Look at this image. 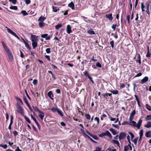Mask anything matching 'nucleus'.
I'll list each match as a JSON object with an SVG mask.
<instances>
[{"label": "nucleus", "instance_id": "obj_1", "mask_svg": "<svg viewBox=\"0 0 151 151\" xmlns=\"http://www.w3.org/2000/svg\"><path fill=\"white\" fill-rule=\"evenodd\" d=\"M7 31L9 33H10L12 35L14 36V37H16L18 39L20 40V39L19 37L14 32H13L10 29L7 28Z\"/></svg>", "mask_w": 151, "mask_h": 151}, {"label": "nucleus", "instance_id": "obj_2", "mask_svg": "<svg viewBox=\"0 0 151 151\" xmlns=\"http://www.w3.org/2000/svg\"><path fill=\"white\" fill-rule=\"evenodd\" d=\"M17 111L22 115H24V109L20 105H18Z\"/></svg>", "mask_w": 151, "mask_h": 151}, {"label": "nucleus", "instance_id": "obj_3", "mask_svg": "<svg viewBox=\"0 0 151 151\" xmlns=\"http://www.w3.org/2000/svg\"><path fill=\"white\" fill-rule=\"evenodd\" d=\"M31 40L32 42L38 41L37 37L35 35H31Z\"/></svg>", "mask_w": 151, "mask_h": 151}, {"label": "nucleus", "instance_id": "obj_4", "mask_svg": "<svg viewBox=\"0 0 151 151\" xmlns=\"http://www.w3.org/2000/svg\"><path fill=\"white\" fill-rule=\"evenodd\" d=\"M126 136V134L124 132H120L119 137L120 140L124 139Z\"/></svg>", "mask_w": 151, "mask_h": 151}, {"label": "nucleus", "instance_id": "obj_5", "mask_svg": "<svg viewBox=\"0 0 151 151\" xmlns=\"http://www.w3.org/2000/svg\"><path fill=\"white\" fill-rule=\"evenodd\" d=\"M148 79V77L147 76H145L141 80L140 83L143 84L147 81Z\"/></svg>", "mask_w": 151, "mask_h": 151}, {"label": "nucleus", "instance_id": "obj_6", "mask_svg": "<svg viewBox=\"0 0 151 151\" xmlns=\"http://www.w3.org/2000/svg\"><path fill=\"white\" fill-rule=\"evenodd\" d=\"M86 132L89 135H90L91 137L94 139H95L96 140H97L98 139V137L97 136L92 134L88 131H86Z\"/></svg>", "mask_w": 151, "mask_h": 151}, {"label": "nucleus", "instance_id": "obj_7", "mask_svg": "<svg viewBox=\"0 0 151 151\" xmlns=\"http://www.w3.org/2000/svg\"><path fill=\"white\" fill-rule=\"evenodd\" d=\"M13 118L14 117L12 115H11V116L10 122L8 127V129L10 130H11V126L13 123Z\"/></svg>", "mask_w": 151, "mask_h": 151}, {"label": "nucleus", "instance_id": "obj_8", "mask_svg": "<svg viewBox=\"0 0 151 151\" xmlns=\"http://www.w3.org/2000/svg\"><path fill=\"white\" fill-rule=\"evenodd\" d=\"M105 15L106 17L110 21H111L112 20L113 17L111 14H106Z\"/></svg>", "mask_w": 151, "mask_h": 151}, {"label": "nucleus", "instance_id": "obj_9", "mask_svg": "<svg viewBox=\"0 0 151 151\" xmlns=\"http://www.w3.org/2000/svg\"><path fill=\"white\" fill-rule=\"evenodd\" d=\"M7 54L8 56L9 57V59L10 60H12L13 59V57L12 55V54L10 52V51H9V52H7Z\"/></svg>", "mask_w": 151, "mask_h": 151}, {"label": "nucleus", "instance_id": "obj_10", "mask_svg": "<svg viewBox=\"0 0 151 151\" xmlns=\"http://www.w3.org/2000/svg\"><path fill=\"white\" fill-rule=\"evenodd\" d=\"M66 31L68 34H70L72 32L71 28L70 25H68L67 26Z\"/></svg>", "mask_w": 151, "mask_h": 151}, {"label": "nucleus", "instance_id": "obj_11", "mask_svg": "<svg viewBox=\"0 0 151 151\" xmlns=\"http://www.w3.org/2000/svg\"><path fill=\"white\" fill-rule=\"evenodd\" d=\"M47 96L48 97L50 98L52 100H53L52 97H53V95L52 92L51 91H50L47 93Z\"/></svg>", "mask_w": 151, "mask_h": 151}, {"label": "nucleus", "instance_id": "obj_12", "mask_svg": "<svg viewBox=\"0 0 151 151\" xmlns=\"http://www.w3.org/2000/svg\"><path fill=\"white\" fill-rule=\"evenodd\" d=\"M68 6L71 8L72 9H74V4L72 1H71L68 4Z\"/></svg>", "mask_w": 151, "mask_h": 151}, {"label": "nucleus", "instance_id": "obj_13", "mask_svg": "<svg viewBox=\"0 0 151 151\" xmlns=\"http://www.w3.org/2000/svg\"><path fill=\"white\" fill-rule=\"evenodd\" d=\"M142 120L141 119H139L138 122L137 124V127L138 129H139L140 127V126L141 125V124L142 123Z\"/></svg>", "mask_w": 151, "mask_h": 151}, {"label": "nucleus", "instance_id": "obj_14", "mask_svg": "<svg viewBox=\"0 0 151 151\" xmlns=\"http://www.w3.org/2000/svg\"><path fill=\"white\" fill-rule=\"evenodd\" d=\"M129 124L131 126H133L135 127H137L136 122L134 121H132L131 122H130Z\"/></svg>", "mask_w": 151, "mask_h": 151}, {"label": "nucleus", "instance_id": "obj_15", "mask_svg": "<svg viewBox=\"0 0 151 151\" xmlns=\"http://www.w3.org/2000/svg\"><path fill=\"white\" fill-rule=\"evenodd\" d=\"M46 19V17L42 16H40L38 19V21L43 22Z\"/></svg>", "mask_w": 151, "mask_h": 151}, {"label": "nucleus", "instance_id": "obj_16", "mask_svg": "<svg viewBox=\"0 0 151 151\" xmlns=\"http://www.w3.org/2000/svg\"><path fill=\"white\" fill-rule=\"evenodd\" d=\"M87 32L88 34L91 35H93L95 34L94 32L91 29H90Z\"/></svg>", "mask_w": 151, "mask_h": 151}, {"label": "nucleus", "instance_id": "obj_17", "mask_svg": "<svg viewBox=\"0 0 151 151\" xmlns=\"http://www.w3.org/2000/svg\"><path fill=\"white\" fill-rule=\"evenodd\" d=\"M106 136H107L109 137L110 138H111L112 137V135L107 130L105 132Z\"/></svg>", "mask_w": 151, "mask_h": 151}, {"label": "nucleus", "instance_id": "obj_18", "mask_svg": "<svg viewBox=\"0 0 151 151\" xmlns=\"http://www.w3.org/2000/svg\"><path fill=\"white\" fill-rule=\"evenodd\" d=\"M145 136L147 137H151V131H149L147 132L145 134Z\"/></svg>", "mask_w": 151, "mask_h": 151}, {"label": "nucleus", "instance_id": "obj_19", "mask_svg": "<svg viewBox=\"0 0 151 151\" xmlns=\"http://www.w3.org/2000/svg\"><path fill=\"white\" fill-rule=\"evenodd\" d=\"M37 42H32V45L34 49H35L37 46Z\"/></svg>", "mask_w": 151, "mask_h": 151}, {"label": "nucleus", "instance_id": "obj_20", "mask_svg": "<svg viewBox=\"0 0 151 151\" xmlns=\"http://www.w3.org/2000/svg\"><path fill=\"white\" fill-rule=\"evenodd\" d=\"M145 127L147 128H150L151 127V122H148L145 125Z\"/></svg>", "mask_w": 151, "mask_h": 151}, {"label": "nucleus", "instance_id": "obj_21", "mask_svg": "<svg viewBox=\"0 0 151 151\" xmlns=\"http://www.w3.org/2000/svg\"><path fill=\"white\" fill-rule=\"evenodd\" d=\"M40 113L41 114H39L38 116L40 117V119L42 120L44 116V113L42 111V113Z\"/></svg>", "mask_w": 151, "mask_h": 151}, {"label": "nucleus", "instance_id": "obj_22", "mask_svg": "<svg viewBox=\"0 0 151 151\" xmlns=\"http://www.w3.org/2000/svg\"><path fill=\"white\" fill-rule=\"evenodd\" d=\"M109 130L112 133L113 135H115L117 133V132L113 128H110Z\"/></svg>", "mask_w": 151, "mask_h": 151}, {"label": "nucleus", "instance_id": "obj_23", "mask_svg": "<svg viewBox=\"0 0 151 151\" xmlns=\"http://www.w3.org/2000/svg\"><path fill=\"white\" fill-rule=\"evenodd\" d=\"M34 111H37L39 113H42V111H40L37 106L33 107Z\"/></svg>", "mask_w": 151, "mask_h": 151}, {"label": "nucleus", "instance_id": "obj_24", "mask_svg": "<svg viewBox=\"0 0 151 151\" xmlns=\"http://www.w3.org/2000/svg\"><path fill=\"white\" fill-rule=\"evenodd\" d=\"M137 55H138V60H136V62H138L139 63V64L140 65L141 63V58H140V54H137Z\"/></svg>", "mask_w": 151, "mask_h": 151}, {"label": "nucleus", "instance_id": "obj_25", "mask_svg": "<svg viewBox=\"0 0 151 151\" xmlns=\"http://www.w3.org/2000/svg\"><path fill=\"white\" fill-rule=\"evenodd\" d=\"M109 91L114 94H117L118 93V91L117 90H110Z\"/></svg>", "mask_w": 151, "mask_h": 151}, {"label": "nucleus", "instance_id": "obj_26", "mask_svg": "<svg viewBox=\"0 0 151 151\" xmlns=\"http://www.w3.org/2000/svg\"><path fill=\"white\" fill-rule=\"evenodd\" d=\"M24 118L25 120L29 124H31V121L30 120V119L27 116H24Z\"/></svg>", "mask_w": 151, "mask_h": 151}, {"label": "nucleus", "instance_id": "obj_27", "mask_svg": "<svg viewBox=\"0 0 151 151\" xmlns=\"http://www.w3.org/2000/svg\"><path fill=\"white\" fill-rule=\"evenodd\" d=\"M57 112L61 116H63V115L62 111L58 109Z\"/></svg>", "mask_w": 151, "mask_h": 151}, {"label": "nucleus", "instance_id": "obj_28", "mask_svg": "<svg viewBox=\"0 0 151 151\" xmlns=\"http://www.w3.org/2000/svg\"><path fill=\"white\" fill-rule=\"evenodd\" d=\"M50 109L53 112H57L58 109L56 108H50Z\"/></svg>", "mask_w": 151, "mask_h": 151}, {"label": "nucleus", "instance_id": "obj_29", "mask_svg": "<svg viewBox=\"0 0 151 151\" xmlns=\"http://www.w3.org/2000/svg\"><path fill=\"white\" fill-rule=\"evenodd\" d=\"M143 129H141L140 131V132L139 133V134L140 135V139H141L142 136L143 135Z\"/></svg>", "mask_w": 151, "mask_h": 151}, {"label": "nucleus", "instance_id": "obj_30", "mask_svg": "<svg viewBox=\"0 0 151 151\" xmlns=\"http://www.w3.org/2000/svg\"><path fill=\"white\" fill-rule=\"evenodd\" d=\"M16 99L18 101L20 102L21 103V104L22 105H23V102H22V101L21 100V99L20 98H18V97H17L16 98Z\"/></svg>", "mask_w": 151, "mask_h": 151}, {"label": "nucleus", "instance_id": "obj_31", "mask_svg": "<svg viewBox=\"0 0 151 151\" xmlns=\"http://www.w3.org/2000/svg\"><path fill=\"white\" fill-rule=\"evenodd\" d=\"M39 25L40 27H41L44 26L45 24L43 22H40L39 23Z\"/></svg>", "mask_w": 151, "mask_h": 151}, {"label": "nucleus", "instance_id": "obj_32", "mask_svg": "<svg viewBox=\"0 0 151 151\" xmlns=\"http://www.w3.org/2000/svg\"><path fill=\"white\" fill-rule=\"evenodd\" d=\"M136 112L135 110L133 111L130 113V116L134 117V115L135 114Z\"/></svg>", "mask_w": 151, "mask_h": 151}, {"label": "nucleus", "instance_id": "obj_33", "mask_svg": "<svg viewBox=\"0 0 151 151\" xmlns=\"http://www.w3.org/2000/svg\"><path fill=\"white\" fill-rule=\"evenodd\" d=\"M106 99H107V97H108V95H109V93H104L101 94Z\"/></svg>", "mask_w": 151, "mask_h": 151}, {"label": "nucleus", "instance_id": "obj_34", "mask_svg": "<svg viewBox=\"0 0 151 151\" xmlns=\"http://www.w3.org/2000/svg\"><path fill=\"white\" fill-rule=\"evenodd\" d=\"M10 9H14V10H17V7L16 6H12L10 7Z\"/></svg>", "mask_w": 151, "mask_h": 151}, {"label": "nucleus", "instance_id": "obj_35", "mask_svg": "<svg viewBox=\"0 0 151 151\" xmlns=\"http://www.w3.org/2000/svg\"><path fill=\"white\" fill-rule=\"evenodd\" d=\"M21 13L23 14L24 16H26L28 14V13L25 10L22 11Z\"/></svg>", "mask_w": 151, "mask_h": 151}, {"label": "nucleus", "instance_id": "obj_36", "mask_svg": "<svg viewBox=\"0 0 151 151\" xmlns=\"http://www.w3.org/2000/svg\"><path fill=\"white\" fill-rule=\"evenodd\" d=\"M113 142L114 143L116 144L117 146H119V143L117 140H113Z\"/></svg>", "mask_w": 151, "mask_h": 151}, {"label": "nucleus", "instance_id": "obj_37", "mask_svg": "<svg viewBox=\"0 0 151 151\" xmlns=\"http://www.w3.org/2000/svg\"><path fill=\"white\" fill-rule=\"evenodd\" d=\"M62 26V25L61 24H58L55 26V28L56 29H58L61 27Z\"/></svg>", "mask_w": 151, "mask_h": 151}, {"label": "nucleus", "instance_id": "obj_38", "mask_svg": "<svg viewBox=\"0 0 151 151\" xmlns=\"http://www.w3.org/2000/svg\"><path fill=\"white\" fill-rule=\"evenodd\" d=\"M24 44H25V46L27 47V48L29 50H30V47L28 43L27 42H26Z\"/></svg>", "mask_w": 151, "mask_h": 151}, {"label": "nucleus", "instance_id": "obj_39", "mask_svg": "<svg viewBox=\"0 0 151 151\" xmlns=\"http://www.w3.org/2000/svg\"><path fill=\"white\" fill-rule=\"evenodd\" d=\"M32 119L35 121V123H36L37 121L35 118L33 116L32 114L30 115Z\"/></svg>", "mask_w": 151, "mask_h": 151}, {"label": "nucleus", "instance_id": "obj_40", "mask_svg": "<svg viewBox=\"0 0 151 151\" xmlns=\"http://www.w3.org/2000/svg\"><path fill=\"white\" fill-rule=\"evenodd\" d=\"M110 44L111 45V46L112 48H113L114 47V40H112L110 42Z\"/></svg>", "mask_w": 151, "mask_h": 151}, {"label": "nucleus", "instance_id": "obj_41", "mask_svg": "<svg viewBox=\"0 0 151 151\" xmlns=\"http://www.w3.org/2000/svg\"><path fill=\"white\" fill-rule=\"evenodd\" d=\"M126 18L128 21V23L129 24L130 23V15L129 14H127Z\"/></svg>", "mask_w": 151, "mask_h": 151}, {"label": "nucleus", "instance_id": "obj_42", "mask_svg": "<svg viewBox=\"0 0 151 151\" xmlns=\"http://www.w3.org/2000/svg\"><path fill=\"white\" fill-rule=\"evenodd\" d=\"M146 119L147 120H151V115L147 116L146 118Z\"/></svg>", "mask_w": 151, "mask_h": 151}, {"label": "nucleus", "instance_id": "obj_43", "mask_svg": "<svg viewBox=\"0 0 151 151\" xmlns=\"http://www.w3.org/2000/svg\"><path fill=\"white\" fill-rule=\"evenodd\" d=\"M96 67L99 68H101L102 66L101 64L99 62H97L96 64Z\"/></svg>", "mask_w": 151, "mask_h": 151}, {"label": "nucleus", "instance_id": "obj_44", "mask_svg": "<svg viewBox=\"0 0 151 151\" xmlns=\"http://www.w3.org/2000/svg\"><path fill=\"white\" fill-rule=\"evenodd\" d=\"M85 116L87 119L88 120H89L91 118V116L90 115L88 114H86L85 115Z\"/></svg>", "mask_w": 151, "mask_h": 151}, {"label": "nucleus", "instance_id": "obj_45", "mask_svg": "<svg viewBox=\"0 0 151 151\" xmlns=\"http://www.w3.org/2000/svg\"><path fill=\"white\" fill-rule=\"evenodd\" d=\"M83 74L85 76L88 77L90 76L88 73L86 71L83 72Z\"/></svg>", "mask_w": 151, "mask_h": 151}, {"label": "nucleus", "instance_id": "obj_46", "mask_svg": "<svg viewBox=\"0 0 151 151\" xmlns=\"http://www.w3.org/2000/svg\"><path fill=\"white\" fill-rule=\"evenodd\" d=\"M50 48H48L46 49V52L48 54H49L51 52L50 51Z\"/></svg>", "mask_w": 151, "mask_h": 151}, {"label": "nucleus", "instance_id": "obj_47", "mask_svg": "<svg viewBox=\"0 0 151 151\" xmlns=\"http://www.w3.org/2000/svg\"><path fill=\"white\" fill-rule=\"evenodd\" d=\"M148 52L146 55V56L147 58L150 57L151 54H150L149 53V47H148Z\"/></svg>", "mask_w": 151, "mask_h": 151}, {"label": "nucleus", "instance_id": "obj_48", "mask_svg": "<svg viewBox=\"0 0 151 151\" xmlns=\"http://www.w3.org/2000/svg\"><path fill=\"white\" fill-rule=\"evenodd\" d=\"M146 108L149 111H151V107L148 105V104L146 105Z\"/></svg>", "mask_w": 151, "mask_h": 151}, {"label": "nucleus", "instance_id": "obj_49", "mask_svg": "<svg viewBox=\"0 0 151 151\" xmlns=\"http://www.w3.org/2000/svg\"><path fill=\"white\" fill-rule=\"evenodd\" d=\"M116 24H113L112 26H111V28H112L113 29V30L114 31L115 30V29L116 28Z\"/></svg>", "mask_w": 151, "mask_h": 151}, {"label": "nucleus", "instance_id": "obj_50", "mask_svg": "<svg viewBox=\"0 0 151 151\" xmlns=\"http://www.w3.org/2000/svg\"><path fill=\"white\" fill-rule=\"evenodd\" d=\"M129 147L128 145L124 146V151H127L129 149Z\"/></svg>", "mask_w": 151, "mask_h": 151}, {"label": "nucleus", "instance_id": "obj_51", "mask_svg": "<svg viewBox=\"0 0 151 151\" xmlns=\"http://www.w3.org/2000/svg\"><path fill=\"white\" fill-rule=\"evenodd\" d=\"M59 10L58 9H57L56 7H55L54 6L53 7V11L54 12H57Z\"/></svg>", "mask_w": 151, "mask_h": 151}, {"label": "nucleus", "instance_id": "obj_52", "mask_svg": "<svg viewBox=\"0 0 151 151\" xmlns=\"http://www.w3.org/2000/svg\"><path fill=\"white\" fill-rule=\"evenodd\" d=\"M37 80L34 79L33 81V83L34 85H36L37 84Z\"/></svg>", "mask_w": 151, "mask_h": 151}, {"label": "nucleus", "instance_id": "obj_53", "mask_svg": "<svg viewBox=\"0 0 151 151\" xmlns=\"http://www.w3.org/2000/svg\"><path fill=\"white\" fill-rule=\"evenodd\" d=\"M129 134L131 136V138H132V139H133L134 137V134L132 132H129Z\"/></svg>", "mask_w": 151, "mask_h": 151}, {"label": "nucleus", "instance_id": "obj_54", "mask_svg": "<svg viewBox=\"0 0 151 151\" xmlns=\"http://www.w3.org/2000/svg\"><path fill=\"white\" fill-rule=\"evenodd\" d=\"M105 136H106L105 132H102V133L99 135V136L101 137H102Z\"/></svg>", "mask_w": 151, "mask_h": 151}, {"label": "nucleus", "instance_id": "obj_55", "mask_svg": "<svg viewBox=\"0 0 151 151\" xmlns=\"http://www.w3.org/2000/svg\"><path fill=\"white\" fill-rule=\"evenodd\" d=\"M138 138V137H137L136 138H135L134 140L132 141V142H134V144L136 145L137 144Z\"/></svg>", "mask_w": 151, "mask_h": 151}, {"label": "nucleus", "instance_id": "obj_56", "mask_svg": "<svg viewBox=\"0 0 151 151\" xmlns=\"http://www.w3.org/2000/svg\"><path fill=\"white\" fill-rule=\"evenodd\" d=\"M101 148L99 147H97L96 148V149L95 150H94L93 151H101Z\"/></svg>", "mask_w": 151, "mask_h": 151}, {"label": "nucleus", "instance_id": "obj_57", "mask_svg": "<svg viewBox=\"0 0 151 151\" xmlns=\"http://www.w3.org/2000/svg\"><path fill=\"white\" fill-rule=\"evenodd\" d=\"M13 133L14 134V136L15 137H16L18 134V133L17 132L16 130H14L13 132Z\"/></svg>", "mask_w": 151, "mask_h": 151}, {"label": "nucleus", "instance_id": "obj_58", "mask_svg": "<svg viewBox=\"0 0 151 151\" xmlns=\"http://www.w3.org/2000/svg\"><path fill=\"white\" fill-rule=\"evenodd\" d=\"M47 35H48V34H43L41 35V37L42 38H46V37H47Z\"/></svg>", "mask_w": 151, "mask_h": 151}, {"label": "nucleus", "instance_id": "obj_59", "mask_svg": "<svg viewBox=\"0 0 151 151\" xmlns=\"http://www.w3.org/2000/svg\"><path fill=\"white\" fill-rule=\"evenodd\" d=\"M24 102H25V103H26V104H28L29 103L28 102L26 98L24 97Z\"/></svg>", "mask_w": 151, "mask_h": 151}, {"label": "nucleus", "instance_id": "obj_60", "mask_svg": "<svg viewBox=\"0 0 151 151\" xmlns=\"http://www.w3.org/2000/svg\"><path fill=\"white\" fill-rule=\"evenodd\" d=\"M125 85L124 84H121L120 85V89H122L125 87Z\"/></svg>", "mask_w": 151, "mask_h": 151}, {"label": "nucleus", "instance_id": "obj_61", "mask_svg": "<svg viewBox=\"0 0 151 151\" xmlns=\"http://www.w3.org/2000/svg\"><path fill=\"white\" fill-rule=\"evenodd\" d=\"M94 120L97 121L98 124H99V119L98 117H95L94 118Z\"/></svg>", "mask_w": 151, "mask_h": 151}, {"label": "nucleus", "instance_id": "obj_62", "mask_svg": "<svg viewBox=\"0 0 151 151\" xmlns=\"http://www.w3.org/2000/svg\"><path fill=\"white\" fill-rule=\"evenodd\" d=\"M142 75V74L141 73H137V75H136L134 77H138L139 76H141Z\"/></svg>", "mask_w": 151, "mask_h": 151}, {"label": "nucleus", "instance_id": "obj_63", "mask_svg": "<svg viewBox=\"0 0 151 151\" xmlns=\"http://www.w3.org/2000/svg\"><path fill=\"white\" fill-rule=\"evenodd\" d=\"M25 1L26 4H29L31 2L30 0H25Z\"/></svg>", "mask_w": 151, "mask_h": 151}, {"label": "nucleus", "instance_id": "obj_64", "mask_svg": "<svg viewBox=\"0 0 151 151\" xmlns=\"http://www.w3.org/2000/svg\"><path fill=\"white\" fill-rule=\"evenodd\" d=\"M45 58L47 59L48 61H50V57L49 55H46L45 56Z\"/></svg>", "mask_w": 151, "mask_h": 151}]
</instances>
